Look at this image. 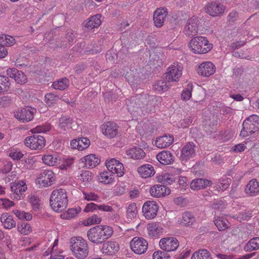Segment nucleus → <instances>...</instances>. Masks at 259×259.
I'll list each match as a JSON object with an SVG mask.
<instances>
[{
	"label": "nucleus",
	"instance_id": "f257e3e1",
	"mask_svg": "<svg viewBox=\"0 0 259 259\" xmlns=\"http://www.w3.org/2000/svg\"><path fill=\"white\" fill-rule=\"evenodd\" d=\"M112 228L106 225H98L90 229L87 233L88 239L93 243H103L113 234Z\"/></svg>",
	"mask_w": 259,
	"mask_h": 259
},
{
	"label": "nucleus",
	"instance_id": "f03ea898",
	"mask_svg": "<svg viewBox=\"0 0 259 259\" xmlns=\"http://www.w3.org/2000/svg\"><path fill=\"white\" fill-rule=\"evenodd\" d=\"M70 249L73 254L78 259L86 258L89 252L87 240L80 236L72 237L70 241Z\"/></svg>",
	"mask_w": 259,
	"mask_h": 259
},
{
	"label": "nucleus",
	"instance_id": "7ed1b4c3",
	"mask_svg": "<svg viewBox=\"0 0 259 259\" xmlns=\"http://www.w3.org/2000/svg\"><path fill=\"white\" fill-rule=\"evenodd\" d=\"M50 202L52 209L55 211H63L68 204L65 190L59 189L54 190L51 194Z\"/></svg>",
	"mask_w": 259,
	"mask_h": 259
},
{
	"label": "nucleus",
	"instance_id": "20e7f679",
	"mask_svg": "<svg viewBox=\"0 0 259 259\" xmlns=\"http://www.w3.org/2000/svg\"><path fill=\"white\" fill-rule=\"evenodd\" d=\"M191 51L195 54H205L211 50L212 45L206 37L196 36L192 38L189 44Z\"/></svg>",
	"mask_w": 259,
	"mask_h": 259
},
{
	"label": "nucleus",
	"instance_id": "39448f33",
	"mask_svg": "<svg viewBox=\"0 0 259 259\" xmlns=\"http://www.w3.org/2000/svg\"><path fill=\"white\" fill-rule=\"evenodd\" d=\"M259 130V116L255 114L249 116L243 121L240 135L243 137L254 133Z\"/></svg>",
	"mask_w": 259,
	"mask_h": 259
},
{
	"label": "nucleus",
	"instance_id": "423d86ee",
	"mask_svg": "<svg viewBox=\"0 0 259 259\" xmlns=\"http://www.w3.org/2000/svg\"><path fill=\"white\" fill-rule=\"evenodd\" d=\"M149 97L148 94L144 93L132 96L127 103L128 111L132 112H136L142 106L147 105Z\"/></svg>",
	"mask_w": 259,
	"mask_h": 259
},
{
	"label": "nucleus",
	"instance_id": "0eeeda50",
	"mask_svg": "<svg viewBox=\"0 0 259 259\" xmlns=\"http://www.w3.org/2000/svg\"><path fill=\"white\" fill-rule=\"evenodd\" d=\"M24 144L31 149H41L45 145V139L42 136L35 134L27 137L24 140Z\"/></svg>",
	"mask_w": 259,
	"mask_h": 259
},
{
	"label": "nucleus",
	"instance_id": "6e6552de",
	"mask_svg": "<svg viewBox=\"0 0 259 259\" xmlns=\"http://www.w3.org/2000/svg\"><path fill=\"white\" fill-rule=\"evenodd\" d=\"M201 20L196 17H192L189 19L185 26L184 32L189 37H193L198 32V28L201 24Z\"/></svg>",
	"mask_w": 259,
	"mask_h": 259
},
{
	"label": "nucleus",
	"instance_id": "1a4fd4ad",
	"mask_svg": "<svg viewBox=\"0 0 259 259\" xmlns=\"http://www.w3.org/2000/svg\"><path fill=\"white\" fill-rule=\"evenodd\" d=\"M148 243L143 238L134 237L131 241V248L136 253L141 254L147 249Z\"/></svg>",
	"mask_w": 259,
	"mask_h": 259
},
{
	"label": "nucleus",
	"instance_id": "9d476101",
	"mask_svg": "<svg viewBox=\"0 0 259 259\" xmlns=\"http://www.w3.org/2000/svg\"><path fill=\"white\" fill-rule=\"evenodd\" d=\"M158 206L154 201H147L143 205L142 211L145 217L148 219H152L157 215Z\"/></svg>",
	"mask_w": 259,
	"mask_h": 259
},
{
	"label": "nucleus",
	"instance_id": "9b49d317",
	"mask_svg": "<svg viewBox=\"0 0 259 259\" xmlns=\"http://www.w3.org/2000/svg\"><path fill=\"white\" fill-rule=\"evenodd\" d=\"M36 112V110L35 108L27 106L16 112L15 113V116L17 119L22 120L23 122H28L32 120L34 117V114Z\"/></svg>",
	"mask_w": 259,
	"mask_h": 259
},
{
	"label": "nucleus",
	"instance_id": "f8f14e48",
	"mask_svg": "<svg viewBox=\"0 0 259 259\" xmlns=\"http://www.w3.org/2000/svg\"><path fill=\"white\" fill-rule=\"evenodd\" d=\"M196 147L194 143H187L181 150V160L183 161H187L193 158L196 155Z\"/></svg>",
	"mask_w": 259,
	"mask_h": 259
},
{
	"label": "nucleus",
	"instance_id": "ddd939ff",
	"mask_svg": "<svg viewBox=\"0 0 259 259\" xmlns=\"http://www.w3.org/2000/svg\"><path fill=\"white\" fill-rule=\"evenodd\" d=\"M179 245V241L174 237L164 238L161 239L159 241L160 248L166 252L176 250Z\"/></svg>",
	"mask_w": 259,
	"mask_h": 259
},
{
	"label": "nucleus",
	"instance_id": "4468645a",
	"mask_svg": "<svg viewBox=\"0 0 259 259\" xmlns=\"http://www.w3.org/2000/svg\"><path fill=\"white\" fill-rule=\"evenodd\" d=\"M225 10V7L223 5L216 2L208 3L205 9L206 13L212 17L222 15Z\"/></svg>",
	"mask_w": 259,
	"mask_h": 259
},
{
	"label": "nucleus",
	"instance_id": "2eb2a0df",
	"mask_svg": "<svg viewBox=\"0 0 259 259\" xmlns=\"http://www.w3.org/2000/svg\"><path fill=\"white\" fill-rule=\"evenodd\" d=\"M106 166L108 170L111 171L113 174H117V177H121L124 174L123 164L114 158L106 162Z\"/></svg>",
	"mask_w": 259,
	"mask_h": 259
},
{
	"label": "nucleus",
	"instance_id": "dca6fc26",
	"mask_svg": "<svg viewBox=\"0 0 259 259\" xmlns=\"http://www.w3.org/2000/svg\"><path fill=\"white\" fill-rule=\"evenodd\" d=\"M103 134L109 138H114L118 134V126L114 122H105L102 126Z\"/></svg>",
	"mask_w": 259,
	"mask_h": 259
},
{
	"label": "nucleus",
	"instance_id": "f3484780",
	"mask_svg": "<svg viewBox=\"0 0 259 259\" xmlns=\"http://www.w3.org/2000/svg\"><path fill=\"white\" fill-rule=\"evenodd\" d=\"M197 71L199 75L208 77L214 73L215 67L212 63L210 62H204L199 66Z\"/></svg>",
	"mask_w": 259,
	"mask_h": 259
},
{
	"label": "nucleus",
	"instance_id": "a211bd4d",
	"mask_svg": "<svg viewBox=\"0 0 259 259\" xmlns=\"http://www.w3.org/2000/svg\"><path fill=\"white\" fill-rule=\"evenodd\" d=\"M7 75L11 78H14L15 81L19 84H24L26 82L27 77L24 73L16 68H9L7 70Z\"/></svg>",
	"mask_w": 259,
	"mask_h": 259
},
{
	"label": "nucleus",
	"instance_id": "6ab92c4d",
	"mask_svg": "<svg viewBox=\"0 0 259 259\" xmlns=\"http://www.w3.org/2000/svg\"><path fill=\"white\" fill-rule=\"evenodd\" d=\"M55 180L54 173L50 170H44L40 174L38 178L39 182L41 183L45 187L51 186Z\"/></svg>",
	"mask_w": 259,
	"mask_h": 259
},
{
	"label": "nucleus",
	"instance_id": "aec40b11",
	"mask_svg": "<svg viewBox=\"0 0 259 259\" xmlns=\"http://www.w3.org/2000/svg\"><path fill=\"white\" fill-rule=\"evenodd\" d=\"M166 73V78L168 81H177L182 75V67L179 65H171Z\"/></svg>",
	"mask_w": 259,
	"mask_h": 259
},
{
	"label": "nucleus",
	"instance_id": "412c9836",
	"mask_svg": "<svg viewBox=\"0 0 259 259\" xmlns=\"http://www.w3.org/2000/svg\"><path fill=\"white\" fill-rule=\"evenodd\" d=\"M27 190V187L24 181L20 183H12L11 184V190L13 193L14 199H20L21 195Z\"/></svg>",
	"mask_w": 259,
	"mask_h": 259
},
{
	"label": "nucleus",
	"instance_id": "4be33fe9",
	"mask_svg": "<svg viewBox=\"0 0 259 259\" xmlns=\"http://www.w3.org/2000/svg\"><path fill=\"white\" fill-rule=\"evenodd\" d=\"M170 192V189L163 184L155 185L150 189V194L155 197H163L169 194Z\"/></svg>",
	"mask_w": 259,
	"mask_h": 259
},
{
	"label": "nucleus",
	"instance_id": "5701e85b",
	"mask_svg": "<svg viewBox=\"0 0 259 259\" xmlns=\"http://www.w3.org/2000/svg\"><path fill=\"white\" fill-rule=\"evenodd\" d=\"M167 15V11L164 8L157 9L154 13L153 20L156 27H161L164 23Z\"/></svg>",
	"mask_w": 259,
	"mask_h": 259
},
{
	"label": "nucleus",
	"instance_id": "b1692460",
	"mask_svg": "<svg viewBox=\"0 0 259 259\" xmlns=\"http://www.w3.org/2000/svg\"><path fill=\"white\" fill-rule=\"evenodd\" d=\"M119 249V246L115 241H107L102 245L101 251L103 254L112 255L117 252Z\"/></svg>",
	"mask_w": 259,
	"mask_h": 259
},
{
	"label": "nucleus",
	"instance_id": "393cba45",
	"mask_svg": "<svg viewBox=\"0 0 259 259\" xmlns=\"http://www.w3.org/2000/svg\"><path fill=\"white\" fill-rule=\"evenodd\" d=\"M125 154L128 158L134 160L143 159L146 156V153L144 150L138 147H134L126 150Z\"/></svg>",
	"mask_w": 259,
	"mask_h": 259
},
{
	"label": "nucleus",
	"instance_id": "a878e982",
	"mask_svg": "<svg viewBox=\"0 0 259 259\" xmlns=\"http://www.w3.org/2000/svg\"><path fill=\"white\" fill-rule=\"evenodd\" d=\"M174 142V137L172 135L163 136L157 138L155 145L159 148H165L169 146Z\"/></svg>",
	"mask_w": 259,
	"mask_h": 259
},
{
	"label": "nucleus",
	"instance_id": "bb28decb",
	"mask_svg": "<svg viewBox=\"0 0 259 259\" xmlns=\"http://www.w3.org/2000/svg\"><path fill=\"white\" fill-rule=\"evenodd\" d=\"M178 222L183 226L190 227L195 222V218L191 212L185 211L182 214V217L179 218Z\"/></svg>",
	"mask_w": 259,
	"mask_h": 259
},
{
	"label": "nucleus",
	"instance_id": "cd10ccee",
	"mask_svg": "<svg viewBox=\"0 0 259 259\" xmlns=\"http://www.w3.org/2000/svg\"><path fill=\"white\" fill-rule=\"evenodd\" d=\"M212 184L211 181L207 179L198 178L193 180L190 184V187L194 190L204 189Z\"/></svg>",
	"mask_w": 259,
	"mask_h": 259
},
{
	"label": "nucleus",
	"instance_id": "c85d7f7f",
	"mask_svg": "<svg viewBox=\"0 0 259 259\" xmlns=\"http://www.w3.org/2000/svg\"><path fill=\"white\" fill-rule=\"evenodd\" d=\"M156 158L160 163L164 165L170 164L174 161V157L169 151H163L159 153Z\"/></svg>",
	"mask_w": 259,
	"mask_h": 259
},
{
	"label": "nucleus",
	"instance_id": "c756f323",
	"mask_svg": "<svg viewBox=\"0 0 259 259\" xmlns=\"http://www.w3.org/2000/svg\"><path fill=\"white\" fill-rule=\"evenodd\" d=\"M101 17L100 14L94 15L90 17L88 21H84L83 24L88 30H92L100 26L101 23Z\"/></svg>",
	"mask_w": 259,
	"mask_h": 259
},
{
	"label": "nucleus",
	"instance_id": "7c9ffc66",
	"mask_svg": "<svg viewBox=\"0 0 259 259\" xmlns=\"http://www.w3.org/2000/svg\"><path fill=\"white\" fill-rule=\"evenodd\" d=\"M81 162L84 163L83 166L87 168L95 167L100 162V159L95 154H90L81 159Z\"/></svg>",
	"mask_w": 259,
	"mask_h": 259
},
{
	"label": "nucleus",
	"instance_id": "2f4dec72",
	"mask_svg": "<svg viewBox=\"0 0 259 259\" xmlns=\"http://www.w3.org/2000/svg\"><path fill=\"white\" fill-rule=\"evenodd\" d=\"M0 220L6 229H11L16 226V222L14 220L12 216L8 213H3Z\"/></svg>",
	"mask_w": 259,
	"mask_h": 259
},
{
	"label": "nucleus",
	"instance_id": "473e14b6",
	"mask_svg": "<svg viewBox=\"0 0 259 259\" xmlns=\"http://www.w3.org/2000/svg\"><path fill=\"white\" fill-rule=\"evenodd\" d=\"M245 191L250 196L256 195L259 192L258 183L255 179L250 181L247 184Z\"/></svg>",
	"mask_w": 259,
	"mask_h": 259
},
{
	"label": "nucleus",
	"instance_id": "72a5a7b5",
	"mask_svg": "<svg viewBox=\"0 0 259 259\" xmlns=\"http://www.w3.org/2000/svg\"><path fill=\"white\" fill-rule=\"evenodd\" d=\"M138 171L140 176L144 178L150 177L155 174L154 167L151 164H145L140 166Z\"/></svg>",
	"mask_w": 259,
	"mask_h": 259
},
{
	"label": "nucleus",
	"instance_id": "f704fd0d",
	"mask_svg": "<svg viewBox=\"0 0 259 259\" xmlns=\"http://www.w3.org/2000/svg\"><path fill=\"white\" fill-rule=\"evenodd\" d=\"M243 249L246 252H251L259 249V237H255L250 239L244 246Z\"/></svg>",
	"mask_w": 259,
	"mask_h": 259
},
{
	"label": "nucleus",
	"instance_id": "c9c22d12",
	"mask_svg": "<svg viewBox=\"0 0 259 259\" xmlns=\"http://www.w3.org/2000/svg\"><path fill=\"white\" fill-rule=\"evenodd\" d=\"M114 179L113 174L109 170L101 172L99 177V181L105 184L112 183Z\"/></svg>",
	"mask_w": 259,
	"mask_h": 259
},
{
	"label": "nucleus",
	"instance_id": "e433bc0d",
	"mask_svg": "<svg viewBox=\"0 0 259 259\" xmlns=\"http://www.w3.org/2000/svg\"><path fill=\"white\" fill-rule=\"evenodd\" d=\"M73 122L72 118L69 116H64L59 119V127L63 131L67 129L71 128V124Z\"/></svg>",
	"mask_w": 259,
	"mask_h": 259
},
{
	"label": "nucleus",
	"instance_id": "4c0bfd02",
	"mask_svg": "<svg viewBox=\"0 0 259 259\" xmlns=\"http://www.w3.org/2000/svg\"><path fill=\"white\" fill-rule=\"evenodd\" d=\"M214 223L219 231H224L229 227V222L226 218L222 217H218L214 220Z\"/></svg>",
	"mask_w": 259,
	"mask_h": 259
},
{
	"label": "nucleus",
	"instance_id": "58836bf2",
	"mask_svg": "<svg viewBox=\"0 0 259 259\" xmlns=\"http://www.w3.org/2000/svg\"><path fill=\"white\" fill-rule=\"evenodd\" d=\"M11 83L7 76L0 75V94L8 91L10 89Z\"/></svg>",
	"mask_w": 259,
	"mask_h": 259
},
{
	"label": "nucleus",
	"instance_id": "ea45409f",
	"mask_svg": "<svg viewBox=\"0 0 259 259\" xmlns=\"http://www.w3.org/2000/svg\"><path fill=\"white\" fill-rule=\"evenodd\" d=\"M42 160L45 164L49 166H53L58 162L59 159L57 154L46 155L42 156Z\"/></svg>",
	"mask_w": 259,
	"mask_h": 259
},
{
	"label": "nucleus",
	"instance_id": "a19ab883",
	"mask_svg": "<svg viewBox=\"0 0 259 259\" xmlns=\"http://www.w3.org/2000/svg\"><path fill=\"white\" fill-rule=\"evenodd\" d=\"M191 259H211L210 252L206 249H200L193 253Z\"/></svg>",
	"mask_w": 259,
	"mask_h": 259
},
{
	"label": "nucleus",
	"instance_id": "79ce46f5",
	"mask_svg": "<svg viewBox=\"0 0 259 259\" xmlns=\"http://www.w3.org/2000/svg\"><path fill=\"white\" fill-rule=\"evenodd\" d=\"M52 85L56 90L63 91L68 88L69 85V80L65 77L60 79L58 81L53 82Z\"/></svg>",
	"mask_w": 259,
	"mask_h": 259
},
{
	"label": "nucleus",
	"instance_id": "37998d69",
	"mask_svg": "<svg viewBox=\"0 0 259 259\" xmlns=\"http://www.w3.org/2000/svg\"><path fill=\"white\" fill-rule=\"evenodd\" d=\"M147 230L149 235L155 236L161 231L162 228L159 226L157 223H152L148 224Z\"/></svg>",
	"mask_w": 259,
	"mask_h": 259
},
{
	"label": "nucleus",
	"instance_id": "c03bdc74",
	"mask_svg": "<svg viewBox=\"0 0 259 259\" xmlns=\"http://www.w3.org/2000/svg\"><path fill=\"white\" fill-rule=\"evenodd\" d=\"M175 178L172 175L170 174H164L158 178V181L163 185H169L172 183Z\"/></svg>",
	"mask_w": 259,
	"mask_h": 259
},
{
	"label": "nucleus",
	"instance_id": "a18cd8bd",
	"mask_svg": "<svg viewBox=\"0 0 259 259\" xmlns=\"http://www.w3.org/2000/svg\"><path fill=\"white\" fill-rule=\"evenodd\" d=\"M81 210L80 207L78 209L76 208L69 209L66 212L63 213L61 215V217L63 219H71L74 218Z\"/></svg>",
	"mask_w": 259,
	"mask_h": 259
},
{
	"label": "nucleus",
	"instance_id": "49530a36",
	"mask_svg": "<svg viewBox=\"0 0 259 259\" xmlns=\"http://www.w3.org/2000/svg\"><path fill=\"white\" fill-rule=\"evenodd\" d=\"M153 88L159 92H164L168 89V86L167 85V82L165 81L163 79H161L153 84Z\"/></svg>",
	"mask_w": 259,
	"mask_h": 259
},
{
	"label": "nucleus",
	"instance_id": "de8ad7c7",
	"mask_svg": "<svg viewBox=\"0 0 259 259\" xmlns=\"http://www.w3.org/2000/svg\"><path fill=\"white\" fill-rule=\"evenodd\" d=\"M17 230L24 235H27L31 231L30 225L27 222H23L21 224H18Z\"/></svg>",
	"mask_w": 259,
	"mask_h": 259
},
{
	"label": "nucleus",
	"instance_id": "09e8293b",
	"mask_svg": "<svg viewBox=\"0 0 259 259\" xmlns=\"http://www.w3.org/2000/svg\"><path fill=\"white\" fill-rule=\"evenodd\" d=\"M13 211L16 214V217L20 220L30 221L32 218V215L30 213L25 212L24 211H20L19 210H15Z\"/></svg>",
	"mask_w": 259,
	"mask_h": 259
},
{
	"label": "nucleus",
	"instance_id": "8fccbe9b",
	"mask_svg": "<svg viewBox=\"0 0 259 259\" xmlns=\"http://www.w3.org/2000/svg\"><path fill=\"white\" fill-rule=\"evenodd\" d=\"M126 213L127 217L131 219L134 218L136 216L137 206L135 203H132L128 206Z\"/></svg>",
	"mask_w": 259,
	"mask_h": 259
},
{
	"label": "nucleus",
	"instance_id": "3c124183",
	"mask_svg": "<svg viewBox=\"0 0 259 259\" xmlns=\"http://www.w3.org/2000/svg\"><path fill=\"white\" fill-rule=\"evenodd\" d=\"M218 118L217 116L213 115V122H212V127L208 126L205 124H204V130L207 133L208 135L211 134L212 133L215 131L216 129V126L218 123Z\"/></svg>",
	"mask_w": 259,
	"mask_h": 259
},
{
	"label": "nucleus",
	"instance_id": "603ef678",
	"mask_svg": "<svg viewBox=\"0 0 259 259\" xmlns=\"http://www.w3.org/2000/svg\"><path fill=\"white\" fill-rule=\"evenodd\" d=\"M231 182V179L229 178H222L219 180V183L218 185V187L224 191L227 189Z\"/></svg>",
	"mask_w": 259,
	"mask_h": 259
},
{
	"label": "nucleus",
	"instance_id": "864d4df0",
	"mask_svg": "<svg viewBox=\"0 0 259 259\" xmlns=\"http://www.w3.org/2000/svg\"><path fill=\"white\" fill-rule=\"evenodd\" d=\"M51 130V126L49 124H46L42 125H38L36 127L32 129L31 132L34 134L46 133Z\"/></svg>",
	"mask_w": 259,
	"mask_h": 259
},
{
	"label": "nucleus",
	"instance_id": "5fc2aeb1",
	"mask_svg": "<svg viewBox=\"0 0 259 259\" xmlns=\"http://www.w3.org/2000/svg\"><path fill=\"white\" fill-rule=\"evenodd\" d=\"M78 177L82 182H89L92 180V172L89 170H85L82 171Z\"/></svg>",
	"mask_w": 259,
	"mask_h": 259
},
{
	"label": "nucleus",
	"instance_id": "6e6d98bb",
	"mask_svg": "<svg viewBox=\"0 0 259 259\" xmlns=\"http://www.w3.org/2000/svg\"><path fill=\"white\" fill-rule=\"evenodd\" d=\"M79 150H83L87 148L90 144V141L87 138L81 137L78 139Z\"/></svg>",
	"mask_w": 259,
	"mask_h": 259
},
{
	"label": "nucleus",
	"instance_id": "4d7b16f0",
	"mask_svg": "<svg viewBox=\"0 0 259 259\" xmlns=\"http://www.w3.org/2000/svg\"><path fill=\"white\" fill-rule=\"evenodd\" d=\"M194 119V116H192L185 117L180 121L179 127L184 128L188 127L192 123Z\"/></svg>",
	"mask_w": 259,
	"mask_h": 259
},
{
	"label": "nucleus",
	"instance_id": "13d9d810",
	"mask_svg": "<svg viewBox=\"0 0 259 259\" xmlns=\"http://www.w3.org/2000/svg\"><path fill=\"white\" fill-rule=\"evenodd\" d=\"M153 259H169V255L162 251H155L153 254Z\"/></svg>",
	"mask_w": 259,
	"mask_h": 259
},
{
	"label": "nucleus",
	"instance_id": "bf43d9fd",
	"mask_svg": "<svg viewBox=\"0 0 259 259\" xmlns=\"http://www.w3.org/2000/svg\"><path fill=\"white\" fill-rule=\"evenodd\" d=\"M84 199L88 201H97L99 199V196L93 192L86 193L83 192Z\"/></svg>",
	"mask_w": 259,
	"mask_h": 259
},
{
	"label": "nucleus",
	"instance_id": "052dcab7",
	"mask_svg": "<svg viewBox=\"0 0 259 259\" xmlns=\"http://www.w3.org/2000/svg\"><path fill=\"white\" fill-rule=\"evenodd\" d=\"M57 99L58 97L52 93H48L45 96L46 102L48 106H51Z\"/></svg>",
	"mask_w": 259,
	"mask_h": 259
},
{
	"label": "nucleus",
	"instance_id": "680f3d73",
	"mask_svg": "<svg viewBox=\"0 0 259 259\" xmlns=\"http://www.w3.org/2000/svg\"><path fill=\"white\" fill-rule=\"evenodd\" d=\"M87 221L88 225L99 224L101 222V218L95 214L88 218Z\"/></svg>",
	"mask_w": 259,
	"mask_h": 259
},
{
	"label": "nucleus",
	"instance_id": "e2e57ef3",
	"mask_svg": "<svg viewBox=\"0 0 259 259\" xmlns=\"http://www.w3.org/2000/svg\"><path fill=\"white\" fill-rule=\"evenodd\" d=\"M192 86H190V89H187L186 90H183L182 93L181 94V99L183 101L188 100L191 97V90Z\"/></svg>",
	"mask_w": 259,
	"mask_h": 259
},
{
	"label": "nucleus",
	"instance_id": "0e129e2a",
	"mask_svg": "<svg viewBox=\"0 0 259 259\" xmlns=\"http://www.w3.org/2000/svg\"><path fill=\"white\" fill-rule=\"evenodd\" d=\"M11 99L8 96H4L0 99V107H7L11 103Z\"/></svg>",
	"mask_w": 259,
	"mask_h": 259
},
{
	"label": "nucleus",
	"instance_id": "69168bd1",
	"mask_svg": "<svg viewBox=\"0 0 259 259\" xmlns=\"http://www.w3.org/2000/svg\"><path fill=\"white\" fill-rule=\"evenodd\" d=\"M99 205H98L94 203L91 202L86 205L85 208L84 209V211L87 212L93 211L94 210L99 209Z\"/></svg>",
	"mask_w": 259,
	"mask_h": 259
},
{
	"label": "nucleus",
	"instance_id": "338daca9",
	"mask_svg": "<svg viewBox=\"0 0 259 259\" xmlns=\"http://www.w3.org/2000/svg\"><path fill=\"white\" fill-rule=\"evenodd\" d=\"M114 191L116 195H122L125 191V186L117 185L115 187Z\"/></svg>",
	"mask_w": 259,
	"mask_h": 259
},
{
	"label": "nucleus",
	"instance_id": "774afa93",
	"mask_svg": "<svg viewBox=\"0 0 259 259\" xmlns=\"http://www.w3.org/2000/svg\"><path fill=\"white\" fill-rule=\"evenodd\" d=\"M74 159L73 158H68L64 160L62 164L63 169H67L69 167L73 162Z\"/></svg>",
	"mask_w": 259,
	"mask_h": 259
}]
</instances>
